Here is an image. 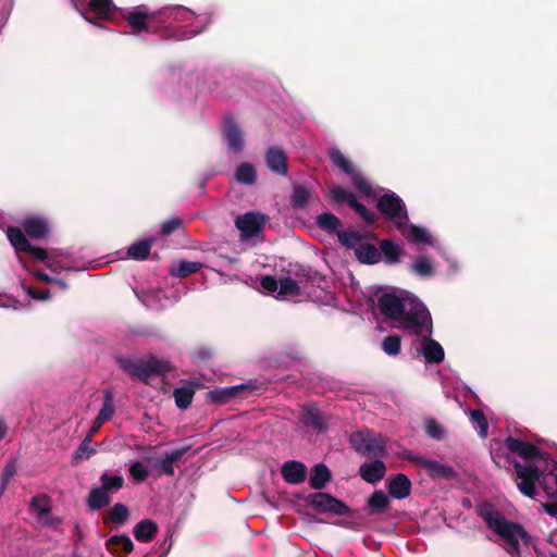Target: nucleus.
<instances>
[{"instance_id":"f257e3e1","label":"nucleus","mask_w":557,"mask_h":557,"mask_svg":"<svg viewBox=\"0 0 557 557\" xmlns=\"http://www.w3.org/2000/svg\"><path fill=\"white\" fill-rule=\"evenodd\" d=\"M505 447L523 460L516 461L515 482L518 490L527 497L537 495V485L548 498L557 499V465L535 446L523 441L508 437Z\"/></svg>"},{"instance_id":"f03ea898","label":"nucleus","mask_w":557,"mask_h":557,"mask_svg":"<svg viewBox=\"0 0 557 557\" xmlns=\"http://www.w3.org/2000/svg\"><path fill=\"white\" fill-rule=\"evenodd\" d=\"M377 307L394 326L411 335L432 334V320L426 307L406 290L385 293L379 297Z\"/></svg>"},{"instance_id":"7ed1b4c3","label":"nucleus","mask_w":557,"mask_h":557,"mask_svg":"<svg viewBox=\"0 0 557 557\" xmlns=\"http://www.w3.org/2000/svg\"><path fill=\"white\" fill-rule=\"evenodd\" d=\"M377 207L385 219L393 223L408 240L418 245L437 246V240L428 230L408 224L406 206L395 193L384 194L379 199Z\"/></svg>"},{"instance_id":"20e7f679","label":"nucleus","mask_w":557,"mask_h":557,"mask_svg":"<svg viewBox=\"0 0 557 557\" xmlns=\"http://www.w3.org/2000/svg\"><path fill=\"white\" fill-rule=\"evenodd\" d=\"M479 513L487 527L499 536L505 549L512 557H518L520 546L530 541V536L522 525L508 521L499 510L487 503L480 506Z\"/></svg>"},{"instance_id":"39448f33","label":"nucleus","mask_w":557,"mask_h":557,"mask_svg":"<svg viewBox=\"0 0 557 557\" xmlns=\"http://www.w3.org/2000/svg\"><path fill=\"white\" fill-rule=\"evenodd\" d=\"M168 18L172 21V27L175 29L174 37L178 40H187L201 33L209 23L206 15H195L190 10L176 7L164 12Z\"/></svg>"},{"instance_id":"423d86ee","label":"nucleus","mask_w":557,"mask_h":557,"mask_svg":"<svg viewBox=\"0 0 557 557\" xmlns=\"http://www.w3.org/2000/svg\"><path fill=\"white\" fill-rule=\"evenodd\" d=\"M7 236L16 251H25L34 258L45 261L52 271L70 270L71 265L67 257L63 253L48 256L45 249L33 247L26 239L24 233L18 227H8Z\"/></svg>"},{"instance_id":"0eeeda50","label":"nucleus","mask_w":557,"mask_h":557,"mask_svg":"<svg viewBox=\"0 0 557 557\" xmlns=\"http://www.w3.org/2000/svg\"><path fill=\"white\" fill-rule=\"evenodd\" d=\"M120 367L131 376L146 381L150 375L168 370V363L154 357H148L138 361L122 358Z\"/></svg>"},{"instance_id":"6e6552de","label":"nucleus","mask_w":557,"mask_h":557,"mask_svg":"<svg viewBox=\"0 0 557 557\" xmlns=\"http://www.w3.org/2000/svg\"><path fill=\"white\" fill-rule=\"evenodd\" d=\"M120 367L131 376L146 381L150 375L168 370V363L154 357H148L138 361L122 358Z\"/></svg>"},{"instance_id":"1a4fd4ad","label":"nucleus","mask_w":557,"mask_h":557,"mask_svg":"<svg viewBox=\"0 0 557 557\" xmlns=\"http://www.w3.org/2000/svg\"><path fill=\"white\" fill-rule=\"evenodd\" d=\"M350 443L357 451L362 454L381 456L384 453L383 437L369 430H363L351 434Z\"/></svg>"},{"instance_id":"9d476101","label":"nucleus","mask_w":557,"mask_h":557,"mask_svg":"<svg viewBox=\"0 0 557 557\" xmlns=\"http://www.w3.org/2000/svg\"><path fill=\"white\" fill-rule=\"evenodd\" d=\"M260 285L262 293L276 298L295 296L300 290L298 282L290 277H284L277 281L274 277L267 275L261 277Z\"/></svg>"},{"instance_id":"9b49d317","label":"nucleus","mask_w":557,"mask_h":557,"mask_svg":"<svg viewBox=\"0 0 557 557\" xmlns=\"http://www.w3.org/2000/svg\"><path fill=\"white\" fill-rule=\"evenodd\" d=\"M329 156L338 169L351 177L352 184L361 194L364 196L373 195L371 185L355 170L351 162L338 149H331Z\"/></svg>"},{"instance_id":"f8f14e48","label":"nucleus","mask_w":557,"mask_h":557,"mask_svg":"<svg viewBox=\"0 0 557 557\" xmlns=\"http://www.w3.org/2000/svg\"><path fill=\"white\" fill-rule=\"evenodd\" d=\"M308 504L319 512H330L336 516H343L349 510L348 506L343 502L322 492L310 495Z\"/></svg>"},{"instance_id":"ddd939ff","label":"nucleus","mask_w":557,"mask_h":557,"mask_svg":"<svg viewBox=\"0 0 557 557\" xmlns=\"http://www.w3.org/2000/svg\"><path fill=\"white\" fill-rule=\"evenodd\" d=\"M330 197L335 202H347L366 222L372 223L374 221V213L370 212L363 205L359 203L355 196L339 186H333L330 189Z\"/></svg>"},{"instance_id":"4468645a","label":"nucleus","mask_w":557,"mask_h":557,"mask_svg":"<svg viewBox=\"0 0 557 557\" xmlns=\"http://www.w3.org/2000/svg\"><path fill=\"white\" fill-rule=\"evenodd\" d=\"M74 7L81 12L83 17L90 22H94V17L106 20L109 18L114 5L112 0H90L87 9H79L78 0H73Z\"/></svg>"},{"instance_id":"2eb2a0df","label":"nucleus","mask_w":557,"mask_h":557,"mask_svg":"<svg viewBox=\"0 0 557 557\" xmlns=\"http://www.w3.org/2000/svg\"><path fill=\"white\" fill-rule=\"evenodd\" d=\"M265 223V218L256 212H248L236 218V227L243 236L250 237L257 234Z\"/></svg>"},{"instance_id":"dca6fc26","label":"nucleus","mask_w":557,"mask_h":557,"mask_svg":"<svg viewBox=\"0 0 557 557\" xmlns=\"http://www.w3.org/2000/svg\"><path fill=\"white\" fill-rule=\"evenodd\" d=\"M420 352L424 357L426 363H440L444 360L445 352L442 345L430 335H421Z\"/></svg>"},{"instance_id":"f3484780","label":"nucleus","mask_w":557,"mask_h":557,"mask_svg":"<svg viewBox=\"0 0 557 557\" xmlns=\"http://www.w3.org/2000/svg\"><path fill=\"white\" fill-rule=\"evenodd\" d=\"M223 139L230 150L239 152L244 148L243 133L233 120H225L222 131Z\"/></svg>"},{"instance_id":"a211bd4d","label":"nucleus","mask_w":557,"mask_h":557,"mask_svg":"<svg viewBox=\"0 0 557 557\" xmlns=\"http://www.w3.org/2000/svg\"><path fill=\"white\" fill-rule=\"evenodd\" d=\"M189 450L188 446L181 447L177 449H173L164 454L162 458H160L156 465L154 469L159 474L173 475L175 472V463L182 458L184 454Z\"/></svg>"},{"instance_id":"6ab92c4d","label":"nucleus","mask_w":557,"mask_h":557,"mask_svg":"<svg viewBox=\"0 0 557 557\" xmlns=\"http://www.w3.org/2000/svg\"><path fill=\"white\" fill-rule=\"evenodd\" d=\"M265 162L268 168L280 175L287 173V157L283 149L271 147L267 150Z\"/></svg>"},{"instance_id":"aec40b11","label":"nucleus","mask_w":557,"mask_h":557,"mask_svg":"<svg viewBox=\"0 0 557 557\" xmlns=\"http://www.w3.org/2000/svg\"><path fill=\"white\" fill-rule=\"evenodd\" d=\"M124 16L131 26L132 34L137 35L141 32L149 30V27H148L149 14L145 7H137V8L133 9L132 11L127 12V14Z\"/></svg>"},{"instance_id":"412c9836","label":"nucleus","mask_w":557,"mask_h":557,"mask_svg":"<svg viewBox=\"0 0 557 557\" xmlns=\"http://www.w3.org/2000/svg\"><path fill=\"white\" fill-rule=\"evenodd\" d=\"M282 475L287 483L299 484L306 479L307 468L300 461L289 460L282 466Z\"/></svg>"},{"instance_id":"4be33fe9","label":"nucleus","mask_w":557,"mask_h":557,"mask_svg":"<svg viewBox=\"0 0 557 557\" xmlns=\"http://www.w3.org/2000/svg\"><path fill=\"white\" fill-rule=\"evenodd\" d=\"M22 225L26 234L33 238H44L49 234L48 222L40 216H27Z\"/></svg>"},{"instance_id":"5701e85b","label":"nucleus","mask_w":557,"mask_h":557,"mask_svg":"<svg viewBox=\"0 0 557 557\" xmlns=\"http://www.w3.org/2000/svg\"><path fill=\"white\" fill-rule=\"evenodd\" d=\"M247 388H248V386L244 385V384L230 386V387L215 388L208 393V399L215 404H224L228 399L240 395Z\"/></svg>"},{"instance_id":"b1692460","label":"nucleus","mask_w":557,"mask_h":557,"mask_svg":"<svg viewBox=\"0 0 557 557\" xmlns=\"http://www.w3.org/2000/svg\"><path fill=\"white\" fill-rule=\"evenodd\" d=\"M411 482L405 474H397L388 481V492L397 499L407 497L410 493Z\"/></svg>"},{"instance_id":"393cba45","label":"nucleus","mask_w":557,"mask_h":557,"mask_svg":"<svg viewBox=\"0 0 557 557\" xmlns=\"http://www.w3.org/2000/svg\"><path fill=\"white\" fill-rule=\"evenodd\" d=\"M385 470V465L382 461L376 460L361 466L360 475L364 481L375 483L384 476Z\"/></svg>"},{"instance_id":"a878e982","label":"nucleus","mask_w":557,"mask_h":557,"mask_svg":"<svg viewBox=\"0 0 557 557\" xmlns=\"http://www.w3.org/2000/svg\"><path fill=\"white\" fill-rule=\"evenodd\" d=\"M419 463L429 472L430 475L436 478L448 479L454 475V470L449 466L443 465L436 460L420 458Z\"/></svg>"},{"instance_id":"bb28decb","label":"nucleus","mask_w":557,"mask_h":557,"mask_svg":"<svg viewBox=\"0 0 557 557\" xmlns=\"http://www.w3.org/2000/svg\"><path fill=\"white\" fill-rule=\"evenodd\" d=\"M410 269L413 274L423 278L431 277L435 274L433 261L425 256H419L413 259Z\"/></svg>"},{"instance_id":"cd10ccee","label":"nucleus","mask_w":557,"mask_h":557,"mask_svg":"<svg viewBox=\"0 0 557 557\" xmlns=\"http://www.w3.org/2000/svg\"><path fill=\"white\" fill-rule=\"evenodd\" d=\"M331 479V471L323 463L315 465L311 470L310 485L314 490L323 488Z\"/></svg>"},{"instance_id":"c85d7f7f","label":"nucleus","mask_w":557,"mask_h":557,"mask_svg":"<svg viewBox=\"0 0 557 557\" xmlns=\"http://www.w3.org/2000/svg\"><path fill=\"white\" fill-rule=\"evenodd\" d=\"M158 531V525L152 520H141L134 528V536L137 541L149 542Z\"/></svg>"},{"instance_id":"c756f323","label":"nucleus","mask_w":557,"mask_h":557,"mask_svg":"<svg viewBox=\"0 0 557 557\" xmlns=\"http://www.w3.org/2000/svg\"><path fill=\"white\" fill-rule=\"evenodd\" d=\"M356 257L360 262L373 264L380 260L379 250L371 244H360L356 247Z\"/></svg>"},{"instance_id":"7c9ffc66","label":"nucleus","mask_w":557,"mask_h":557,"mask_svg":"<svg viewBox=\"0 0 557 557\" xmlns=\"http://www.w3.org/2000/svg\"><path fill=\"white\" fill-rule=\"evenodd\" d=\"M381 251L385 262L388 264H395L399 262L404 251L399 245H396L389 240H383L381 243Z\"/></svg>"},{"instance_id":"2f4dec72","label":"nucleus","mask_w":557,"mask_h":557,"mask_svg":"<svg viewBox=\"0 0 557 557\" xmlns=\"http://www.w3.org/2000/svg\"><path fill=\"white\" fill-rule=\"evenodd\" d=\"M195 391L190 386H181L174 389L173 396L180 409H187L194 398Z\"/></svg>"},{"instance_id":"473e14b6","label":"nucleus","mask_w":557,"mask_h":557,"mask_svg":"<svg viewBox=\"0 0 557 557\" xmlns=\"http://www.w3.org/2000/svg\"><path fill=\"white\" fill-rule=\"evenodd\" d=\"M153 239H144L137 243H134L128 248V256L136 260H144L149 256L151 245Z\"/></svg>"},{"instance_id":"72a5a7b5","label":"nucleus","mask_w":557,"mask_h":557,"mask_svg":"<svg viewBox=\"0 0 557 557\" xmlns=\"http://www.w3.org/2000/svg\"><path fill=\"white\" fill-rule=\"evenodd\" d=\"M110 502L109 493L102 487L91 490L88 498V505L91 509L97 510L106 506Z\"/></svg>"},{"instance_id":"f704fd0d","label":"nucleus","mask_w":557,"mask_h":557,"mask_svg":"<svg viewBox=\"0 0 557 557\" xmlns=\"http://www.w3.org/2000/svg\"><path fill=\"white\" fill-rule=\"evenodd\" d=\"M129 511L123 504H115L108 515L104 517V521H111L117 524L124 523L128 518Z\"/></svg>"},{"instance_id":"c9c22d12","label":"nucleus","mask_w":557,"mask_h":557,"mask_svg":"<svg viewBox=\"0 0 557 557\" xmlns=\"http://www.w3.org/2000/svg\"><path fill=\"white\" fill-rule=\"evenodd\" d=\"M201 268L199 262L182 261L171 269V274L176 277H186Z\"/></svg>"},{"instance_id":"e433bc0d","label":"nucleus","mask_w":557,"mask_h":557,"mask_svg":"<svg viewBox=\"0 0 557 557\" xmlns=\"http://www.w3.org/2000/svg\"><path fill=\"white\" fill-rule=\"evenodd\" d=\"M314 197L311 189L305 186L295 187L292 196V203L296 208L304 207L307 202H309Z\"/></svg>"},{"instance_id":"4c0bfd02","label":"nucleus","mask_w":557,"mask_h":557,"mask_svg":"<svg viewBox=\"0 0 557 557\" xmlns=\"http://www.w3.org/2000/svg\"><path fill=\"white\" fill-rule=\"evenodd\" d=\"M317 224L327 231V232H336L339 226H341V222L332 213H329V212H324L320 215L317 216Z\"/></svg>"},{"instance_id":"58836bf2","label":"nucleus","mask_w":557,"mask_h":557,"mask_svg":"<svg viewBox=\"0 0 557 557\" xmlns=\"http://www.w3.org/2000/svg\"><path fill=\"white\" fill-rule=\"evenodd\" d=\"M236 180L242 184H252L256 181V170L249 163L240 164L236 170Z\"/></svg>"},{"instance_id":"ea45409f","label":"nucleus","mask_w":557,"mask_h":557,"mask_svg":"<svg viewBox=\"0 0 557 557\" xmlns=\"http://www.w3.org/2000/svg\"><path fill=\"white\" fill-rule=\"evenodd\" d=\"M470 418L479 435L483 438L486 437L488 425L484 413L480 410H473L470 412Z\"/></svg>"},{"instance_id":"a19ab883","label":"nucleus","mask_w":557,"mask_h":557,"mask_svg":"<svg viewBox=\"0 0 557 557\" xmlns=\"http://www.w3.org/2000/svg\"><path fill=\"white\" fill-rule=\"evenodd\" d=\"M400 337L397 335H389L382 342V349L389 356H397L400 352Z\"/></svg>"},{"instance_id":"79ce46f5","label":"nucleus","mask_w":557,"mask_h":557,"mask_svg":"<svg viewBox=\"0 0 557 557\" xmlns=\"http://www.w3.org/2000/svg\"><path fill=\"white\" fill-rule=\"evenodd\" d=\"M102 483V488L106 490L108 493L110 491H119L123 486V478L121 475H109L107 473H103L100 478Z\"/></svg>"},{"instance_id":"37998d69","label":"nucleus","mask_w":557,"mask_h":557,"mask_svg":"<svg viewBox=\"0 0 557 557\" xmlns=\"http://www.w3.org/2000/svg\"><path fill=\"white\" fill-rule=\"evenodd\" d=\"M90 443L91 434H87V436L81 443L78 449L75 451V459H88L97 453V450L90 446Z\"/></svg>"},{"instance_id":"c03bdc74","label":"nucleus","mask_w":557,"mask_h":557,"mask_svg":"<svg viewBox=\"0 0 557 557\" xmlns=\"http://www.w3.org/2000/svg\"><path fill=\"white\" fill-rule=\"evenodd\" d=\"M32 509L38 519L47 522L46 516L49 512V505L45 497H35L32 502Z\"/></svg>"},{"instance_id":"a18cd8bd","label":"nucleus","mask_w":557,"mask_h":557,"mask_svg":"<svg viewBox=\"0 0 557 557\" xmlns=\"http://www.w3.org/2000/svg\"><path fill=\"white\" fill-rule=\"evenodd\" d=\"M109 545L120 547L124 553L128 554L133 550L132 540L126 535H114L108 541Z\"/></svg>"},{"instance_id":"49530a36","label":"nucleus","mask_w":557,"mask_h":557,"mask_svg":"<svg viewBox=\"0 0 557 557\" xmlns=\"http://www.w3.org/2000/svg\"><path fill=\"white\" fill-rule=\"evenodd\" d=\"M113 413H114V407H113L112 397L110 394H107L104 401H103V406L100 409V412L97 417L98 422H107L108 420H110L113 417Z\"/></svg>"},{"instance_id":"de8ad7c7","label":"nucleus","mask_w":557,"mask_h":557,"mask_svg":"<svg viewBox=\"0 0 557 557\" xmlns=\"http://www.w3.org/2000/svg\"><path fill=\"white\" fill-rule=\"evenodd\" d=\"M388 505L387 496L383 492H375L369 499V506L374 511H383Z\"/></svg>"},{"instance_id":"09e8293b","label":"nucleus","mask_w":557,"mask_h":557,"mask_svg":"<svg viewBox=\"0 0 557 557\" xmlns=\"http://www.w3.org/2000/svg\"><path fill=\"white\" fill-rule=\"evenodd\" d=\"M339 242L349 248H355L360 245V236L355 232H338Z\"/></svg>"},{"instance_id":"8fccbe9b","label":"nucleus","mask_w":557,"mask_h":557,"mask_svg":"<svg viewBox=\"0 0 557 557\" xmlns=\"http://www.w3.org/2000/svg\"><path fill=\"white\" fill-rule=\"evenodd\" d=\"M425 431L431 437L435 440H441L445 433L440 423L432 419L425 421Z\"/></svg>"},{"instance_id":"3c124183","label":"nucleus","mask_w":557,"mask_h":557,"mask_svg":"<svg viewBox=\"0 0 557 557\" xmlns=\"http://www.w3.org/2000/svg\"><path fill=\"white\" fill-rule=\"evenodd\" d=\"M129 473L132 475V478L137 481V482H143L147 479L148 476V471L147 469L144 467V465L139 461H136L134 462L131 467H129Z\"/></svg>"},{"instance_id":"603ef678","label":"nucleus","mask_w":557,"mask_h":557,"mask_svg":"<svg viewBox=\"0 0 557 557\" xmlns=\"http://www.w3.org/2000/svg\"><path fill=\"white\" fill-rule=\"evenodd\" d=\"M159 296H160V292L159 290H153V292H150V293H146V294L143 295L141 301L147 307L157 309V308L163 307V304H161V301L159 299Z\"/></svg>"},{"instance_id":"864d4df0","label":"nucleus","mask_w":557,"mask_h":557,"mask_svg":"<svg viewBox=\"0 0 557 557\" xmlns=\"http://www.w3.org/2000/svg\"><path fill=\"white\" fill-rule=\"evenodd\" d=\"M305 423L307 425H310L314 429H321L322 428V421L317 410L314 409H307L305 417H304Z\"/></svg>"},{"instance_id":"5fc2aeb1","label":"nucleus","mask_w":557,"mask_h":557,"mask_svg":"<svg viewBox=\"0 0 557 557\" xmlns=\"http://www.w3.org/2000/svg\"><path fill=\"white\" fill-rule=\"evenodd\" d=\"M182 224V221L177 218L170 219L165 221L161 226V234L162 235H170L175 230H177Z\"/></svg>"},{"instance_id":"6e6d98bb","label":"nucleus","mask_w":557,"mask_h":557,"mask_svg":"<svg viewBox=\"0 0 557 557\" xmlns=\"http://www.w3.org/2000/svg\"><path fill=\"white\" fill-rule=\"evenodd\" d=\"M14 474H15V467L13 465L7 466L3 471L2 484L0 487V496L5 491L9 481L13 478Z\"/></svg>"},{"instance_id":"4d7b16f0","label":"nucleus","mask_w":557,"mask_h":557,"mask_svg":"<svg viewBox=\"0 0 557 557\" xmlns=\"http://www.w3.org/2000/svg\"><path fill=\"white\" fill-rule=\"evenodd\" d=\"M28 296L36 300H47L49 299L50 295L48 292H35L32 287H24Z\"/></svg>"},{"instance_id":"13d9d810","label":"nucleus","mask_w":557,"mask_h":557,"mask_svg":"<svg viewBox=\"0 0 557 557\" xmlns=\"http://www.w3.org/2000/svg\"><path fill=\"white\" fill-rule=\"evenodd\" d=\"M492 458L497 466H499V467L507 466V460H506V458H504L502 449L493 450Z\"/></svg>"},{"instance_id":"bf43d9fd","label":"nucleus","mask_w":557,"mask_h":557,"mask_svg":"<svg viewBox=\"0 0 557 557\" xmlns=\"http://www.w3.org/2000/svg\"><path fill=\"white\" fill-rule=\"evenodd\" d=\"M545 511L550 516H557V504L544 505Z\"/></svg>"},{"instance_id":"052dcab7","label":"nucleus","mask_w":557,"mask_h":557,"mask_svg":"<svg viewBox=\"0 0 557 557\" xmlns=\"http://www.w3.org/2000/svg\"><path fill=\"white\" fill-rule=\"evenodd\" d=\"M104 422H98V418H96L95 422H94V425L91 426L90 431L88 432V434H91V436L98 432V430L100 429V426L103 424Z\"/></svg>"},{"instance_id":"680f3d73","label":"nucleus","mask_w":557,"mask_h":557,"mask_svg":"<svg viewBox=\"0 0 557 557\" xmlns=\"http://www.w3.org/2000/svg\"><path fill=\"white\" fill-rule=\"evenodd\" d=\"M7 431H8V428H7L5 423L2 420H0V441L5 436Z\"/></svg>"},{"instance_id":"e2e57ef3","label":"nucleus","mask_w":557,"mask_h":557,"mask_svg":"<svg viewBox=\"0 0 557 557\" xmlns=\"http://www.w3.org/2000/svg\"><path fill=\"white\" fill-rule=\"evenodd\" d=\"M37 277H39L41 281H45V282H53V280L48 276L47 274L42 273V272H38L37 274Z\"/></svg>"},{"instance_id":"0e129e2a","label":"nucleus","mask_w":557,"mask_h":557,"mask_svg":"<svg viewBox=\"0 0 557 557\" xmlns=\"http://www.w3.org/2000/svg\"><path fill=\"white\" fill-rule=\"evenodd\" d=\"M443 256L445 257V259L449 262L450 267L453 268V271H456V264H455V261L454 260H450L448 257H446V255L443 252Z\"/></svg>"},{"instance_id":"69168bd1","label":"nucleus","mask_w":557,"mask_h":557,"mask_svg":"<svg viewBox=\"0 0 557 557\" xmlns=\"http://www.w3.org/2000/svg\"><path fill=\"white\" fill-rule=\"evenodd\" d=\"M55 282L60 285V287H61L62 289H65V288H66V284H65V282H63V281H55Z\"/></svg>"},{"instance_id":"338daca9","label":"nucleus","mask_w":557,"mask_h":557,"mask_svg":"<svg viewBox=\"0 0 557 557\" xmlns=\"http://www.w3.org/2000/svg\"><path fill=\"white\" fill-rule=\"evenodd\" d=\"M550 557H557L556 555H550Z\"/></svg>"}]
</instances>
